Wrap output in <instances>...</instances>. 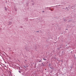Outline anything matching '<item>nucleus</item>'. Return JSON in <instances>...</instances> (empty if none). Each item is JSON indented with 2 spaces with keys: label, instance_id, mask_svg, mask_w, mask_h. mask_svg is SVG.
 <instances>
[{
  "label": "nucleus",
  "instance_id": "nucleus-1",
  "mask_svg": "<svg viewBox=\"0 0 76 76\" xmlns=\"http://www.w3.org/2000/svg\"><path fill=\"white\" fill-rule=\"evenodd\" d=\"M8 24L9 25H11L12 24V22L9 21L8 22Z\"/></svg>",
  "mask_w": 76,
  "mask_h": 76
},
{
  "label": "nucleus",
  "instance_id": "nucleus-2",
  "mask_svg": "<svg viewBox=\"0 0 76 76\" xmlns=\"http://www.w3.org/2000/svg\"><path fill=\"white\" fill-rule=\"evenodd\" d=\"M43 60H46V59H45V58H43Z\"/></svg>",
  "mask_w": 76,
  "mask_h": 76
},
{
  "label": "nucleus",
  "instance_id": "nucleus-3",
  "mask_svg": "<svg viewBox=\"0 0 76 76\" xmlns=\"http://www.w3.org/2000/svg\"><path fill=\"white\" fill-rule=\"evenodd\" d=\"M19 72L20 73H21V71H19Z\"/></svg>",
  "mask_w": 76,
  "mask_h": 76
},
{
  "label": "nucleus",
  "instance_id": "nucleus-4",
  "mask_svg": "<svg viewBox=\"0 0 76 76\" xmlns=\"http://www.w3.org/2000/svg\"><path fill=\"white\" fill-rule=\"evenodd\" d=\"M5 9L6 10V7H5Z\"/></svg>",
  "mask_w": 76,
  "mask_h": 76
},
{
  "label": "nucleus",
  "instance_id": "nucleus-5",
  "mask_svg": "<svg viewBox=\"0 0 76 76\" xmlns=\"http://www.w3.org/2000/svg\"><path fill=\"white\" fill-rule=\"evenodd\" d=\"M32 5H34V3H33V4H32Z\"/></svg>",
  "mask_w": 76,
  "mask_h": 76
},
{
  "label": "nucleus",
  "instance_id": "nucleus-6",
  "mask_svg": "<svg viewBox=\"0 0 76 76\" xmlns=\"http://www.w3.org/2000/svg\"><path fill=\"white\" fill-rule=\"evenodd\" d=\"M45 70H46V69H45Z\"/></svg>",
  "mask_w": 76,
  "mask_h": 76
}]
</instances>
